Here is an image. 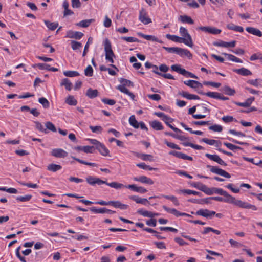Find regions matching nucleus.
Masks as SVG:
<instances>
[{
	"label": "nucleus",
	"instance_id": "obj_1",
	"mask_svg": "<svg viewBox=\"0 0 262 262\" xmlns=\"http://www.w3.org/2000/svg\"><path fill=\"white\" fill-rule=\"evenodd\" d=\"M211 198L213 200L232 204L242 208L251 209L254 211L257 210V208L256 206L250 204L246 202H244L239 200H236L234 196H231V198L228 197H225L224 198L221 196H211Z\"/></svg>",
	"mask_w": 262,
	"mask_h": 262
},
{
	"label": "nucleus",
	"instance_id": "obj_2",
	"mask_svg": "<svg viewBox=\"0 0 262 262\" xmlns=\"http://www.w3.org/2000/svg\"><path fill=\"white\" fill-rule=\"evenodd\" d=\"M86 182L91 185L94 186L95 185H101L102 184H105L112 188L119 189L123 187H125L126 185H124L121 183H119L116 182H113L111 183H108L106 181L101 180L98 178H96L92 176L88 177L86 178Z\"/></svg>",
	"mask_w": 262,
	"mask_h": 262
},
{
	"label": "nucleus",
	"instance_id": "obj_3",
	"mask_svg": "<svg viewBox=\"0 0 262 262\" xmlns=\"http://www.w3.org/2000/svg\"><path fill=\"white\" fill-rule=\"evenodd\" d=\"M104 46L106 60L112 63L110 65L111 67L116 69L117 71H118L117 68L115 65L113 64L114 62L113 58L115 57V55L112 49L111 42L107 39L105 40Z\"/></svg>",
	"mask_w": 262,
	"mask_h": 262
},
{
	"label": "nucleus",
	"instance_id": "obj_4",
	"mask_svg": "<svg viewBox=\"0 0 262 262\" xmlns=\"http://www.w3.org/2000/svg\"><path fill=\"white\" fill-rule=\"evenodd\" d=\"M179 32L180 35L182 36V38L185 39L184 41L185 45L190 48H192L193 46L192 39L186 28L184 27H180Z\"/></svg>",
	"mask_w": 262,
	"mask_h": 262
},
{
	"label": "nucleus",
	"instance_id": "obj_5",
	"mask_svg": "<svg viewBox=\"0 0 262 262\" xmlns=\"http://www.w3.org/2000/svg\"><path fill=\"white\" fill-rule=\"evenodd\" d=\"M207 167L209 168L210 171L213 173L223 176L226 178H231V175L228 172L217 166L207 165Z\"/></svg>",
	"mask_w": 262,
	"mask_h": 262
},
{
	"label": "nucleus",
	"instance_id": "obj_6",
	"mask_svg": "<svg viewBox=\"0 0 262 262\" xmlns=\"http://www.w3.org/2000/svg\"><path fill=\"white\" fill-rule=\"evenodd\" d=\"M202 94L208 96L210 98L219 99L221 100H228L229 98L222 95L221 93L215 92H208L207 93H202Z\"/></svg>",
	"mask_w": 262,
	"mask_h": 262
},
{
	"label": "nucleus",
	"instance_id": "obj_7",
	"mask_svg": "<svg viewBox=\"0 0 262 262\" xmlns=\"http://www.w3.org/2000/svg\"><path fill=\"white\" fill-rule=\"evenodd\" d=\"M162 207H163V209L165 211H166L167 212L172 214L176 217H179V216H181L191 217V215L187 214L186 213L180 212V211H178L175 208H169L165 205L163 206Z\"/></svg>",
	"mask_w": 262,
	"mask_h": 262
},
{
	"label": "nucleus",
	"instance_id": "obj_8",
	"mask_svg": "<svg viewBox=\"0 0 262 262\" xmlns=\"http://www.w3.org/2000/svg\"><path fill=\"white\" fill-rule=\"evenodd\" d=\"M68 153L61 148H54L51 151V155L57 158H64Z\"/></svg>",
	"mask_w": 262,
	"mask_h": 262
},
{
	"label": "nucleus",
	"instance_id": "obj_9",
	"mask_svg": "<svg viewBox=\"0 0 262 262\" xmlns=\"http://www.w3.org/2000/svg\"><path fill=\"white\" fill-rule=\"evenodd\" d=\"M139 19L144 25H147L152 22L151 19L148 16L146 10L144 9H142L140 11Z\"/></svg>",
	"mask_w": 262,
	"mask_h": 262
},
{
	"label": "nucleus",
	"instance_id": "obj_10",
	"mask_svg": "<svg viewBox=\"0 0 262 262\" xmlns=\"http://www.w3.org/2000/svg\"><path fill=\"white\" fill-rule=\"evenodd\" d=\"M192 186L194 187L198 188L200 190L204 192L207 195H211L213 193L212 189L208 188L206 185L200 183H195L192 185Z\"/></svg>",
	"mask_w": 262,
	"mask_h": 262
},
{
	"label": "nucleus",
	"instance_id": "obj_11",
	"mask_svg": "<svg viewBox=\"0 0 262 262\" xmlns=\"http://www.w3.org/2000/svg\"><path fill=\"white\" fill-rule=\"evenodd\" d=\"M196 214L206 218L211 219L215 214V212L207 209H201L196 211Z\"/></svg>",
	"mask_w": 262,
	"mask_h": 262
},
{
	"label": "nucleus",
	"instance_id": "obj_12",
	"mask_svg": "<svg viewBox=\"0 0 262 262\" xmlns=\"http://www.w3.org/2000/svg\"><path fill=\"white\" fill-rule=\"evenodd\" d=\"M133 180L135 181L145 184L152 185L154 183V181L151 179L145 176L134 177Z\"/></svg>",
	"mask_w": 262,
	"mask_h": 262
},
{
	"label": "nucleus",
	"instance_id": "obj_13",
	"mask_svg": "<svg viewBox=\"0 0 262 262\" xmlns=\"http://www.w3.org/2000/svg\"><path fill=\"white\" fill-rule=\"evenodd\" d=\"M83 33L81 32L69 30L67 32L66 37L79 40L83 37Z\"/></svg>",
	"mask_w": 262,
	"mask_h": 262
},
{
	"label": "nucleus",
	"instance_id": "obj_14",
	"mask_svg": "<svg viewBox=\"0 0 262 262\" xmlns=\"http://www.w3.org/2000/svg\"><path fill=\"white\" fill-rule=\"evenodd\" d=\"M205 156L210 160L216 162L221 165L224 166H227V164L217 155H211L210 154H206Z\"/></svg>",
	"mask_w": 262,
	"mask_h": 262
},
{
	"label": "nucleus",
	"instance_id": "obj_15",
	"mask_svg": "<svg viewBox=\"0 0 262 262\" xmlns=\"http://www.w3.org/2000/svg\"><path fill=\"white\" fill-rule=\"evenodd\" d=\"M169 154L170 155H172L173 156H175L178 158L182 159L183 160H186L189 161H192L193 158L192 157L186 155V154L178 152L175 150L171 151L169 152Z\"/></svg>",
	"mask_w": 262,
	"mask_h": 262
},
{
	"label": "nucleus",
	"instance_id": "obj_16",
	"mask_svg": "<svg viewBox=\"0 0 262 262\" xmlns=\"http://www.w3.org/2000/svg\"><path fill=\"white\" fill-rule=\"evenodd\" d=\"M236 45V41L233 40L230 42H226L224 41H219L213 42V45L216 47H222L225 48L234 47Z\"/></svg>",
	"mask_w": 262,
	"mask_h": 262
},
{
	"label": "nucleus",
	"instance_id": "obj_17",
	"mask_svg": "<svg viewBox=\"0 0 262 262\" xmlns=\"http://www.w3.org/2000/svg\"><path fill=\"white\" fill-rule=\"evenodd\" d=\"M125 188H128L132 191L140 193H144L147 191V190L141 186H137L135 184H130L125 186Z\"/></svg>",
	"mask_w": 262,
	"mask_h": 262
},
{
	"label": "nucleus",
	"instance_id": "obj_18",
	"mask_svg": "<svg viewBox=\"0 0 262 262\" xmlns=\"http://www.w3.org/2000/svg\"><path fill=\"white\" fill-rule=\"evenodd\" d=\"M129 199L136 203L141 204L145 206H148L150 205L149 202L147 199L141 198L137 195H132L129 196Z\"/></svg>",
	"mask_w": 262,
	"mask_h": 262
},
{
	"label": "nucleus",
	"instance_id": "obj_19",
	"mask_svg": "<svg viewBox=\"0 0 262 262\" xmlns=\"http://www.w3.org/2000/svg\"><path fill=\"white\" fill-rule=\"evenodd\" d=\"M177 54L179 55L181 57L186 56L189 59L192 58V54L187 49L179 48Z\"/></svg>",
	"mask_w": 262,
	"mask_h": 262
},
{
	"label": "nucleus",
	"instance_id": "obj_20",
	"mask_svg": "<svg viewBox=\"0 0 262 262\" xmlns=\"http://www.w3.org/2000/svg\"><path fill=\"white\" fill-rule=\"evenodd\" d=\"M137 213L143 216L148 217H151V218L159 215V213H154V212L144 210L143 209H138L137 210Z\"/></svg>",
	"mask_w": 262,
	"mask_h": 262
},
{
	"label": "nucleus",
	"instance_id": "obj_21",
	"mask_svg": "<svg viewBox=\"0 0 262 262\" xmlns=\"http://www.w3.org/2000/svg\"><path fill=\"white\" fill-rule=\"evenodd\" d=\"M184 83L185 85H186L190 88H193V89H196L199 87H200V88L202 87V85L200 82H199L198 81H195V80H189L184 81Z\"/></svg>",
	"mask_w": 262,
	"mask_h": 262
},
{
	"label": "nucleus",
	"instance_id": "obj_22",
	"mask_svg": "<svg viewBox=\"0 0 262 262\" xmlns=\"http://www.w3.org/2000/svg\"><path fill=\"white\" fill-rule=\"evenodd\" d=\"M254 97H251L247 99L244 102H235L234 103L239 106L248 107L250 106L252 102L254 101Z\"/></svg>",
	"mask_w": 262,
	"mask_h": 262
},
{
	"label": "nucleus",
	"instance_id": "obj_23",
	"mask_svg": "<svg viewBox=\"0 0 262 262\" xmlns=\"http://www.w3.org/2000/svg\"><path fill=\"white\" fill-rule=\"evenodd\" d=\"M179 95L188 100H199L200 99L199 96L198 95L189 94L188 92L185 91H182L180 92Z\"/></svg>",
	"mask_w": 262,
	"mask_h": 262
},
{
	"label": "nucleus",
	"instance_id": "obj_24",
	"mask_svg": "<svg viewBox=\"0 0 262 262\" xmlns=\"http://www.w3.org/2000/svg\"><path fill=\"white\" fill-rule=\"evenodd\" d=\"M246 31L249 33L255 35L258 37L262 36V32L258 29L252 27H248L246 28Z\"/></svg>",
	"mask_w": 262,
	"mask_h": 262
},
{
	"label": "nucleus",
	"instance_id": "obj_25",
	"mask_svg": "<svg viewBox=\"0 0 262 262\" xmlns=\"http://www.w3.org/2000/svg\"><path fill=\"white\" fill-rule=\"evenodd\" d=\"M233 71L239 75L244 76L252 75V72L248 69L245 68L234 69Z\"/></svg>",
	"mask_w": 262,
	"mask_h": 262
},
{
	"label": "nucleus",
	"instance_id": "obj_26",
	"mask_svg": "<svg viewBox=\"0 0 262 262\" xmlns=\"http://www.w3.org/2000/svg\"><path fill=\"white\" fill-rule=\"evenodd\" d=\"M166 37L167 39L171 40L175 42L183 43L185 44V40L181 37L175 35L166 34Z\"/></svg>",
	"mask_w": 262,
	"mask_h": 262
},
{
	"label": "nucleus",
	"instance_id": "obj_27",
	"mask_svg": "<svg viewBox=\"0 0 262 262\" xmlns=\"http://www.w3.org/2000/svg\"><path fill=\"white\" fill-rule=\"evenodd\" d=\"M221 90L223 91L224 94L230 96H234L236 93L235 89L231 88L228 85L224 86L222 88Z\"/></svg>",
	"mask_w": 262,
	"mask_h": 262
},
{
	"label": "nucleus",
	"instance_id": "obj_28",
	"mask_svg": "<svg viewBox=\"0 0 262 262\" xmlns=\"http://www.w3.org/2000/svg\"><path fill=\"white\" fill-rule=\"evenodd\" d=\"M150 126L156 130H163L164 127L162 123L157 120H154L149 123Z\"/></svg>",
	"mask_w": 262,
	"mask_h": 262
},
{
	"label": "nucleus",
	"instance_id": "obj_29",
	"mask_svg": "<svg viewBox=\"0 0 262 262\" xmlns=\"http://www.w3.org/2000/svg\"><path fill=\"white\" fill-rule=\"evenodd\" d=\"M202 141L209 145H215L216 147H219L221 145L220 141L213 139L203 138Z\"/></svg>",
	"mask_w": 262,
	"mask_h": 262
},
{
	"label": "nucleus",
	"instance_id": "obj_30",
	"mask_svg": "<svg viewBox=\"0 0 262 262\" xmlns=\"http://www.w3.org/2000/svg\"><path fill=\"white\" fill-rule=\"evenodd\" d=\"M179 20L184 24H188L190 25L194 24V21L191 18V17L186 15H181L179 18Z\"/></svg>",
	"mask_w": 262,
	"mask_h": 262
},
{
	"label": "nucleus",
	"instance_id": "obj_31",
	"mask_svg": "<svg viewBox=\"0 0 262 262\" xmlns=\"http://www.w3.org/2000/svg\"><path fill=\"white\" fill-rule=\"evenodd\" d=\"M97 149L99 150L100 153L104 156H106L109 155L110 151L106 146L102 143H100L98 146H97Z\"/></svg>",
	"mask_w": 262,
	"mask_h": 262
},
{
	"label": "nucleus",
	"instance_id": "obj_32",
	"mask_svg": "<svg viewBox=\"0 0 262 262\" xmlns=\"http://www.w3.org/2000/svg\"><path fill=\"white\" fill-rule=\"evenodd\" d=\"M212 189L213 193L216 194H218L220 195H222L224 196L225 197H228L229 198H231L232 195L229 194L227 191L224 190L222 188H211Z\"/></svg>",
	"mask_w": 262,
	"mask_h": 262
},
{
	"label": "nucleus",
	"instance_id": "obj_33",
	"mask_svg": "<svg viewBox=\"0 0 262 262\" xmlns=\"http://www.w3.org/2000/svg\"><path fill=\"white\" fill-rule=\"evenodd\" d=\"M162 120L163 121H164L165 124L168 126H169L171 129H172L175 132H177V133H181V130L180 129H179V128H178L177 127H174L173 126H172L171 124H170V122H171L173 120L171 118L169 117L168 116H167V118H166V119Z\"/></svg>",
	"mask_w": 262,
	"mask_h": 262
},
{
	"label": "nucleus",
	"instance_id": "obj_34",
	"mask_svg": "<svg viewBox=\"0 0 262 262\" xmlns=\"http://www.w3.org/2000/svg\"><path fill=\"white\" fill-rule=\"evenodd\" d=\"M44 23L47 27L49 30L52 31L55 30L59 25L57 22H50V21L47 20H44Z\"/></svg>",
	"mask_w": 262,
	"mask_h": 262
},
{
	"label": "nucleus",
	"instance_id": "obj_35",
	"mask_svg": "<svg viewBox=\"0 0 262 262\" xmlns=\"http://www.w3.org/2000/svg\"><path fill=\"white\" fill-rule=\"evenodd\" d=\"M62 167L60 165L52 163L48 165L47 170L52 172H56L60 170Z\"/></svg>",
	"mask_w": 262,
	"mask_h": 262
},
{
	"label": "nucleus",
	"instance_id": "obj_36",
	"mask_svg": "<svg viewBox=\"0 0 262 262\" xmlns=\"http://www.w3.org/2000/svg\"><path fill=\"white\" fill-rule=\"evenodd\" d=\"M93 21L94 20L92 19L83 20L77 23L76 26L82 28H86L89 27Z\"/></svg>",
	"mask_w": 262,
	"mask_h": 262
},
{
	"label": "nucleus",
	"instance_id": "obj_37",
	"mask_svg": "<svg viewBox=\"0 0 262 262\" xmlns=\"http://www.w3.org/2000/svg\"><path fill=\"white\" fill-rule=\"evenodd\" d=\"M171 69L172 71H175L182 75H183L185 71V69L182 68L181 66L178 64L172 65L171 66Z\"/></svg>",
	"mask_w": 262,
	"mask_h": 262
},
{
	"label": "nucleus",
	"instance_id": "obj_38",
	"mask_svg": "<svg viewBox=\"0 0 262 262\" xmlns=\"http://www.w3.org/2000/svg\"><path fill=\"white\" fill-rule=\"evenodd\" d=\"M223 55L227 57L228 59L230 61L235 62L237 63H243V61L241 59L236 57V56L232 54L224 53H223Z\"/></svg>",
	"mask_w": 262,
	"mask_h": 262
},
{
	"label": "nucleus",
	"instance_id": "obj_39",
	"mask_svg": "<svg viewBox=\"0 0 262 262\" xmlns=\"http://www.w3.org/2000/svg\"><path fill=\"white\" fill-rule=\"evenodd\" d=\"M98 92L97 90H93L92 89H89L87 90L86 95L91 99L96 97L98 95Z\"/></svg>",
	"mask_w": 262,
	"mask_h": 262
},
{
	"label": "nucleus",
	"instance_id": "obj_40",
	"mask_svg": "<svg viewBox=\"0 0 262 262\" xmlns=\"http://www.w3.org/2000/svg\"><path fill=\"white\" fill-rule=\"evenodd\" d=\"M179 193L187 194L188 195L193 194L194 195H200L201 193L198 191H196L194 190H190V189H182L179 191Z\"/></svg>",
	"mask_w": 262,
	"mask_h": 262
},
{
	"label": "nucleus",
	"instance_id": "obj_41",
	"mask_svg": "<svg viewBox=\"0 0 262 262\" xmlns=\"http://www.w3.org/2000/svg\"><path fill=\"white\" fill-rule=\"evenodd\" d=\"M32 198V195L27 194L24 196H17L16 197V200L17 202H25L29 201Z\"/></svg>",
	"mask_w": 262,
	"mask_h": 262
},
{
	"label": "nucleus",
	"instance_id": "obj_42",
	"mask_svg": "<svg viewBox=\"0 0 262 262\" xmlns=\"http://www.w3.org/2000/svg\"><path fill=\"white\" fill-rule=\"evenodd\" d=\"M66 103L69 105L75 106L77 103V101L73 96L69 95L66 100Z\"/></svg>",
	"mask_w": 262,
	"mask_h": 262
},
{
	"label": "nucleus",
	"instance_id": "obj_43",
	"mask_svg": "<svg viewBox=\"0 0 262 262\" xmlns=\"http://www.w3.org/2000/svg\"><path fill=\"white\" fill-rule=\"evenodd\" d=\"M129 124L134 128H139V123L136 120L135 116L134 115H132L129 118Z\"/></svg>",
	"mask_w": 262,
	"mask_h": 262
},
{
	"label": "nucleus",
	"instance_id": "obj_44",
	"mask_svg": "<svg viewBox=\"0 0 262 262\" xmlns=\"http://www.w3.org/2000/svg\"><path fill=\"white\" fill-rule=\"evenodd\" d=\"M71 48L74 51H76L82 48V43L75 40L71 41Z\"/></svg>",
	"mask_w": 262,
	"mask_h": 262
},
{
	"label": "nucleus",
	"instance_id": "obj_45",
	"mask_svg": "<svg viewBox=\"0 0 262 262\" xmlns=\"http://www.w3.org/2000/svg\"><path fill=\"white\" fill-rule=\"evenodd\" d=\"M209 232H212L213 233H214L217 235H220L221 234L220 231H219L218 230L214 229H213L211 227H209L204 228V230L203 232H202V233L203 234H207Z\"/></svg>",
	"mask_w": 262,
	"mask_h": 262
},
{
	"label": "nucleus",
	"instance_id": "obj_46",
	"mask_svg": "<svg viewBox=\"0 0 262 262\" xmlns=\"http://www.w3.org/2000/svg\"><path fill=\"white\" fill-rule=\"evenodd\" d=\"M119 81L121 83V84H120L119 85H123L124 87L133 86L134 85L133 83L131 81L123 78H121L119 79Z\"/></svg>",
	"mask_w": 262,
	"mask_h": 262
},
{
	"label": "nucleus",
	"instance_id": "obj_47",
	"mask_svg": "<svg viewBox=\"0 0 262 262\" xmlns=\"http://www.w3.org/2000/svg\"><path fill=\"white\" fill-rule=\"evenodd\" d=\"M61 85H64L66 90L71 91L72 89V83L69 81L68 78H64L61 82Z\"/></svg>",
	"mask_w": 262,
	"mask_h": 262
},
{
	"label": "nucleus",
	"instance_id": "obj_48",
	"mask_svg": "<svg viewBox=\"0 0 262 262\" xmlns=\"http://www.w3.org/2000/svg\"><path fill=\"white\" fill-rule=\"evenodd\" d=\"M136 166L141 169L148 170H157L156 168L151 167L149 165H146L145 163H141L137 164Z\"/></svg>",
	"mask_w": 262,
	"mask_h": 262
},
{
	"label": "nucleus",
	"instance_id": "obj_49",
	"mask_svg": "<svg viewBox=\"0 0 262 262\" xmlns=\"http://www.w3.org/2000/svg\"><path fill=\"white\" fill-rule=\"evenodd\" d=\"M64 75L69 77H77L79 75V73L75 71H66L63 72Z\"/></svg>",
	"mask_w": 262,
	"mask_h": 262
},
{
	"label": "nucleus",
	"instance_id": "obj_50",
	"mask_svg": "<svg viewBox=\"0 0 262 262\" xmlns=\"http://www.w3.org/2000/svg\"><path fill=\"white\" fill-rule=\"evenodd\" d=\"M114 207L116 208H119L120 209H126L128 207V205L121 203L119 201H115V204Z\"/></svg>",
	"mask_w": 262,
	"mask_h": 262
},
{
	"label": "nucleus",
	"instance_id": "obj_51",
	"mask_svg": "<svg viewBox=\"0 0 262 262\" xmlns=\"http://www.w3.org/2000/svg\"><path fill=\"white\" fill-rule=\"evenodd\" d=\"M72 158L74 159V160H75L76 161H77V162H79L80 163H81V164H84L86 165H89V166H93V167L96 166V165H97L95 163L88 162L84 160H81L80 159L74 157H72Z\"/></svg>",
	"mask_w": 262,
	"mask_h": 262
},
{
	"label": "nucleus",
	"instance_id": "obj_52",
	"mask_svg": "<svg viewBox=\"0 0 262 262\" xmlns=\"http://www.w3.org/2000/svg\"><path fill=\"white\" fill-rule=\"evenodd\" d=\"M164 143L169 148H171L172 149H175L178 150H180L181 148L175 143L169 142L167 141L166 140H164Z\"/></svg>",
	"mask_w": 262,
	"mask_h": 262
},
{
	"label": "nucleus",
	"instance_id": "obj_53",
	"mask_svg": "<svg viewBox=\"0 0 262 262\" xmlns=\"http://www.w3.org/2000/svg\"><path fill=\"white\" fill-rule=\"evenodd\" d=\"M121 39L122 40H125L128 42H139V40L135 37H121Z\"/></svg>",
	"mask_w": 262,
	"mask_h": 262
},
{
	"label": "nucleus",
	"instance_id": "obj_54",
	"mask_svg": "<svg viewBox=\"0 0 262 262\" xmlns=\"http://www.w3.org/2000/svg\"><path fill=\"white\" fill-rule=\"evenodd\" d=\"M90 128L93 133H101L103 128L100 126H90Z\"/></svg>",
	"mask_w": 262,
	"mask_h": 262
},
{
	"label": "nucleus",
	"instance_id": "obj_55",
	"mask_svg": "<svg viewBox=\"0 0 262 262\" xmlns=\"http://www.w3.org/2000/svg\"><path fill=\"white\" fill-rule=\"evenodd\" d=\"M38 101L40 104L42 105L44 108H47L49 107V102L46 98L44 97L40 98L38 100Z\"/></svg>",
	"mask_w": 262,
	"mask_h": 262
},
{
	"label": "nucleus",
	"instance_id": "obj_56",
	"mask_svg": "<svg viewBox=\"0 0 262 262\" xmlns=\"http://www.w3.org/2000/svg\"><path fill=\"white\" fill-rule=\"evenodd\" d=\"M209 129L213 132H221L223 130V127L220 125L215 124L209 126Z\"/></svg>",
	"mask_w": 262,
	"mask_h": 262
},
{
	"label": "nucleus",
	"instance_id": "obj_57",
	"mask_svg": "<svg viewBox=\"0 0 262 262\" xmlns=\"http://www.w3.org/2000/svg\"><path fill=\"white\" fill-rule=\"evenodd\" d=\"M163 48L169 53H176L177 54L179 47H163Z\"/></svg>",
	"mask_w": 262,
	"mask_h": 262
},
{
	"label": "nucleus",
	"instance_id": "obj_58",
	"mask_svg": "<svg viewBox=\"0 0 262 262\" xmlns=\"http://www.w3.org/2000/svg\"><path fill=\"white\" fill-rule=\"evenodd\" d=\"M224 145H225L228 148L231 150H235V149H241V148L239 146L234 145L231 143L228 142H224Z\"/></svg>",
	"mask_w": 262,
	"mask_h": 262
},
{
	"label": "nucleus",
	"instance_id": "obj_59",
	"mask_svg": "<svg viewBox=\"0 0 262 262\" xmlns=\"http://www.w3.org/2000/svg\"><path fill=\"white\" fill-rule=\"evenodd\" d=\"M84 74L86 76L91 77L93 74V70L91 66H88L84 70Z\"/></svg>",
	"mask_w": 262,
	"mask_h": 262
},
{
	"label": "nucleus",
	"instance_id": "obj_60",
	"mask_svg": "<svg viewBox=\"0 0 262 262\" xmlns=\"http://www.w3.org/2000/svg\"><path fill=\"white\" fill-rule=\"evenodd\" d=\"M140 158L144 161H152V156L148 154H142L140 155Z\"/></svg>",
	"mask_w": 262,
	"mask_h": 262
},
{
	"label": "nucleus",
	"instance_id": "obj_61",
	"mask_svg": "<svg viewBox=\"0 0 262 262\" xmlns=\"http://www.w3.org/2000/svg\"><path fill=\"white\" fill-rule=\"evenodd\" d=\"M20 249V247L19 246L16 249V251H15L16 255L21 262H27L26 258L20 255V252H19Z\"/></svg>",
	"mask_w": 262,
	"mask_h": 262
},
{
	"label": "nucleus",
	"instance_id": "obj_62",
	"mask_svg": "<svg viewBox=\"0 0 262 262\" xmlns=\"http://www.w3.org/2000/svg\"><path fill=\"white\" fill-rule=\"evenodd\" d=\"M145 39L147 40H152L153 41L158 42L159 43L162 42L161 40H159L158 38L152 35H146L145 36Z\"/></svg>",
	"mask_w": 262,
	"mask_h": 262
},
{
	"label": "nucleus",
	"instance_id": "obj_63",
	"mask_svg": "<svg viewBox=\"0 0 262 262\" xmlns=\"http://www.w3.org/2000/svg\"><path fill=\"white\" fill-rule=\"evenodd\" d=\"M46 127L47 129L50 130H51L53 132H55L56 131V127L55 125L51 122H47L46 123Z\"/></svg>",
	"mask_w": 262,
	"mask_h": 262
},
{
	"label": "nucleus",
	"instance_id": "obj_64",
	"mask_svg": "<svg viewBox=\"0 0 262 262\" xmlns=\"http://www.w3.org/2000/svg\"><path fill=\"white\" fill-rule=\"evenodd\" d=\"M117 89L121 92L123 93H124L126 95H128L130 92L123 85H118L117 87Z\"/></svg>",
	"mask_w": 262,
	"mask_h": 262
}]
</instances>
